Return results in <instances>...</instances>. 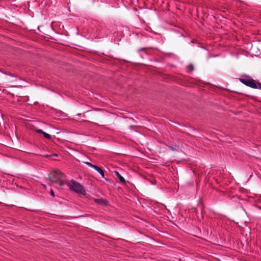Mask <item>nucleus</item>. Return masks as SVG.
Listing matches in <instances>:
<instances>
[{
    "mask_svg": "<svg viewBox=\"0 0 261 261\" xmlns=\"http://www.w3.org/2000/svg\"><path fill=\"white\" fill-rule=\"evenodd\" d=\"M66 184L70 190L83 195H86V191L83 186L75 180H67Z\"/></svg>",
    "mask_w": 261,
    "mask_h": 261,
    "instance_id": "1",
    "label": "nucleus"
},
{
    "mask_svg": "<svg viewBox=\"0 0 261 261\" xmlns=\"http://www.w3.org/2000/svg\"><path fill=\"white\" fill-rule=\"evenodd\" d=\"M240 81L241 83L248 87L254 89H261V83L257 82L253 79L247 80L245 79H240Z\"/></svg>",
    "mask_w": 261,
    "mask_h": 261,
    "instance_id": "2",
    "label": "nucleus"
},
{
    "mask_svg": "<svg viewBox=\"0 0 261 261\" xmlns=\"http://www.w3.org/2000/svg\"><path fill=\"white\" fill-rule=\"evenodd\" d=\"M83 117L85 119L88 118L90 120H95L96 118L100 117V115L96 110H90L83 113Z\"/></svg>",
    "mask_w": 261,
    "mask_h": 261,
    "instance_id": "3",
    "label": "nucleus"
},
{
    "mask_svg": "<svg viewBox=\"0 0 261 261\" xmlns=\"http://www.w3.org/2000/svg\"><path fill=\"white\" fill-rule=\"evenodd\" d=\"M66 177L65 174L59 170H55L48 175L49 179H62Z\"/></svg>",
    "mask_w": 261,
    "mask_h": 261,
    "instance_id": "4",
    "label": "nucleus"
},
{
    "mask_svg": "<svg viewBox=\"0 0 261 261\" xmlns=\"http://www.w3.org/2000/svg\"><path fill=\"white\" fill-rule=\"evenodd\" d=\"M85 164L90 167L94 168L96 171H97L100 174L102 178H104L105 179H108V178L105 177L104 171L101 168L96 165H93L89 162H85Z\"/></svg>",
    "mask_w": 261,
    "mask_h": 261,
    "instance_id": "5",
    "label": "nucleus"
},
{
    "mask_svg": "<svg viewBox=\"0 0 261 261\" xmlns=\"http://www.w3.org/2000/svg\"><path fill=\"white\" fill-rule=\"evenodd\" d=\"M94 201L102 205H107L108 204V201L103 199H95Z\"/></svg>",
    "mask_w": 261,
    "mask_h": 261,
    "instance_id": "6",
    "label": "nucleus"
},
{
    "mask_svg": "<svg viewBox=\"0 0 261 261\" xmlns=\"http://www.w3.org/2000/svg\"><path fill=\"white\" fill-rule=\"evenodd\" d=\"M112 176L113 177H117L119 179H124L123 177L121 175V174L119 173V172L117 171H115L112 172Z\"/></svg>",
    "mask_w": 261,
    "mask_h": 261,
    "instance_id": "7",
    "label": "nucleus"
},
{
    "mask_svg": "<svg viewBox=\"0 0 261 261\" xmlns=\"http://www.w3.org/2000/svg\"><path fill=\"white\" fill-rule=\"evenodd\" d=\"M36 131L38 133H39V134H42L44 136V137L46 138V139H50L51 137L50 136V135H49L48 134H47L45 132H44L41 129H36Z\"/></svg>",
    "mask_w": 261,
    "mask_h": 261,
    "instance_id": "8",
    "label": "nucleus"
},
{
    "mask_svg": "<svg viewBox=\"0 0 261 261\" xmlns=\"http://www.w3.org/2000/svg\"><path fill=\"white\" fill-rule=\"evenodd\" d=\"M53 184H57L59 185L60 186H62L64 183L62 180H52Z\"/></svg>",
    "mask_w": 261,
    "mask_h": 261,
    "instance_id": "9",
    "label": "nucleus"
},
{
    "mask_svg": "<svg viewBox=\"0 0 261 261\" xmlns=\"http://www.w3.org/2000/svg\"><path fill=\"white\" fill-rule=\"evenodd\" d=\"M188 68L191 70L192 71L194 69V67L192 65H190L188 66Z\"/></svg>",
    "mask_w": 261,
    "mask_h": 261,
    "instance_id": "10",
    "label": "nucleus"
},
{
    "mask_svg": "<svg viewBox=\"0 0 261 261\" xmlns=\"http://www.w3.org/2000/svg\"><path fill=\"white\" fill-rule=\"evenodd\" d=\"M50 194H51V195L53 197H54V196H55L54 193V192H53V191L52 190H50Z\"/></svg>",
    "mask_w": 261,
    "mask_h": 261,
    "instance_id": "11",
    "label": "nucleus"
},
{
    "mask_svg": "<svg viewBox=\"0 0 261 261\" xmlns=\"http://www.w3.org/2000/svg\"><path fill=\"white\" fill-rule=\"evenodd\" d=\"M170 148L171 149V150H172L173 151H174L175 150V149L174 148H173V147H171V146L170 147Z\"/></svg>",
    "mask_w": 261,
    "mask_h": 261,
    "instance_id": "12",
    "label": "nucleus"
},
{
    "mask_svg": "<svg viewBox=\"0 0 261 261\" xmlns=\"http://www.w3.org/2000/svg\"><path fill=\"white\" fill-rule=\"evenodd\" d=\"M120 181H121V182L122 184H124H124H125V180H120Z\"/></svg>",
    "mask_w": 261,
    "mask_h": 261,
    "instance_id": "13",
    "label": "nucleus"
},
{
    "mask_svg": "<svg viewBox=\"0 0 261 261\" xmlns=\"http://www.w3.org/2000/svg\"><path fill=\"white\" fill-rule=\"evenodd\" d=\"M51 155H45V156L46 157V158H49L50 156H51Z\"/></svg>",
    "mask_w": 261,
    "mask_h": 261,
    "instance_id": "14",
    "label": "nucleus"
},
{
    "mask_svg": "<svg viewBox=\"0 0 261 261\" xmlns=\"http://www.w3.org/2000/svg\"><path fill=\"white\" fill-rule=\"evenodd\" d=\"M53 156H57V154L56 153H55V154H54L53 155Z\"/></svg>",
    "mask_w": 261,
    "mask_h": 261,
    "instance_id": "15",
    "label": "nucleus"
},
{
    "mask_svg": "<svg viewBox=\"0 0 261 261\" xmlns=\"http://www.w3.org/2000/svg\"><path fill=\"white\" fill-rule=\"evenodd\" d=\"M84 121H86V122H87V121H89V120H84Z\"/></svg>",
    "mask_w": 261,
    "mask_h": 261,
    "instance_id": "16",
    "label": "nucleus"
}]
</instances>
